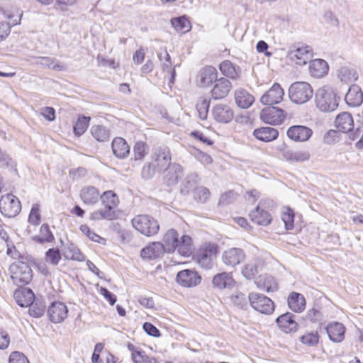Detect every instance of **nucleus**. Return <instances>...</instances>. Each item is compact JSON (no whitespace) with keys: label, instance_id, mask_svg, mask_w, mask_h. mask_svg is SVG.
I'll return each mask as SVG.
<instances>
[{"label":"nucleus","instance_id":"obj_2","mask_svg":"<svg viewBox=\"0 0 363 363\" xmlns=\"http://www.w3.org/2000/svg\"><path fill=\"white\" fill-rule=\"evenodd\" d=\"M340 97L333 88L324 86L318 89L315 95L317 108L322 112H332L338 107Z\"/></svg>","mask_w":363,"mask_h":363},{"label":"nucleus","instance_id":"obj_57","mask_svg":"<svg viewBox=\"0 0 363 363\" xmlns=\"http://www.w3.org/2000/svg\"><path fill=\"white\" fill-rule=\"evenodd\" d=\"M29 313L35 318L41 317L45 312V306L42 303H33L29 306Z\"/></svg>","mask_w":363,"mask_h":363},{"label":"nucleus","instance_id":"obj_35","mask_svg":"<svg viewBox=\"0 0 363 363\" xmlns=\"http://www.w3.org/2000/svg\"><path fill=\"white\" fill-rule=\"evenodd\" d=\"M235 100L239 107L247 108L253 104L255 98L245 89H239L235 92Z\"/></svg>","mask_w":363,"mask_h":363},{"label":"nucleus","instance_id":"obj_15","mask_svg":"<svg viewBox=\"0 0 363 363\" xmlns=\"http://www.w3.org/2000/svg\"><path fill=\"white\" fill-rule=\"evenodd\" d=\"M68 314V308L62 302H53L48 309V315L54 323L62 322Z\"/></svg>","mask_w":363,"mask_h":363},{"label":"nucleus","instance_id":"obj_4","mask_svg":"<svg viewBox=\"0 0 363 363\" xmlns=\"http://www.w3.org/2000/svg\"><path fill=\"white\" fill-rule=\"evenodd\" d=\"M313 94L311 86L306 82H294L289 89V96L291 101L297 104L306 103L312 98Z\"/></svg>","mask_w":363,"mask_h":363},{"label":"nucleus","instance_id":"obj_10","mask_svg":"<svg viewBox=\"0 0 363 363\" xmlns=\"http://www.w3.org/2000/svg\"><path fill=\"white\" fill-rule=\"evenodd\" d=\"M245 259V253L242 249L239 247H231L222 253L221 259L223 263L230 267H235L240 264Z\"/></svg>","mask_w":363,"mask_h":363},{"label":"nucleus","instance_id":"obj_44","mask_svg":"<svg viewBox=\"0 0 363 363\" xmlns=\"http://www.w3.org/2000/svg\"><path fill=\"white\" fill-rule=\"evenodd\" d=\"M33 240L39 243L50 242L54 240V236L48 224H43L40 228V235L33 237Z\"/></svg>","mask_w":363,"mask_h":363},{"label":"nucleus","instance_id":"obj_18","mask_svg":"<svg viewBox=\"0 0 363 363\" xmlns=\"http://www.w3.org/2000/svg\"><path fill=\"white\" fill-rule=\"evenodd\" d=\"M312 134L313 130L310 128L301 125L291 126L287 130L288 137L296 142H306Z\"/></svg>","mask_w":363,"mask_h":363},{"label":"nucleus","instance_id":"obj_40","mask_svg":"<svg viewBox=\"0 0 363 363\" xmlns=\"http://www.w3.org/2000/svg\"><path fill=\"white\" fill-rule=\"evenodd\" d=\"M157 56L161 62L162 70L164 72L171 73V82H173V80L175 77V69L174 68L173 69H171L172 63L171 61L170 55L167 51L164 50L163 52H159Z\"/></svg>","mask_w":363,"mask_h":363},{"label":"nucleus","instance_id":"obj_61","mask_svg":"<svg viewBox=\"0 0 363 363\" xmlns=\"http://www.w3.org/2000/svg\"><path fill=\"white\" fill-rule=\"evenodd\" d=\"M195 157L203 164H210L213 162V159L209 155L199 150H196Z\"/></svg>","mask_w":363,"mask_h":363},{"label":"nucleus","instance_id":"obj_21","mask_svg":"<svg viewBox=\"0 0 363 363\" xmlns=\"http://www.w3.org/2000/svg\"><path fill=\"white\" fill-rule=\"evenodd\" d=\"M164 182L168 186H174L178 182L179 178L183 174L182 167L177 163L168 166L163 171Z\"/></svg>","mask_w":363,"mask_h":363},{"label":"nucleus","instance_id":"obj_38","mask_svg":"<svg viewBox=\"0 0 363 363\" xmlns=\"http://www.w3.org/2000/svg\"><path fill=\"white\" fill-rule=\"evenodd\" d=\"M199 182V176L196 173H190L186 176L184 181L181 184L180 192L186 195L189 194L191 190L196 189L195 186Z\"/></svg>","mask_w":363,"mask_h":363},{"label":"nucleus","instance_id":"obj_33","mask_svg":"<svg viewBox=\"0 0 363 363\" xmlns=\"http://www.w3.org/2000/svg\"><path fill=\"white\" fill-rule=\"evenodd\" d=\"M288 305L291 310L296 313L302 312L306 307L304 296L296 292H292L288 297Z\"/></svg>","mask_w":363,"mask_h":363},{"label":"nucleus","instance_id":"obj_8","mask_svg":"<svg viewBox=\"0 0 363 363\" xmlns=\"http://www.w3.org/2000/svg\"><path fill=\"white\" fill-rule=\"evenodd\" d=\"M152 166L162 172L172 163V155L169 149L166 146L155 147L152 155Z\"/></svg>","mask_w":363,"mask_h":363},{"label":"nucleus","instance_id":"obj_28","mask_svg":"<svg viewBox=\"0 0 363 363\" xmlns=\"http://www.w3.org/2000/svg\"><path fill=\"white\" fill-rule=\"evenodd\" d=\"M111 147L113 153L118 158L123 159L129 155L130 147L122 138H115L112 141Z\"/></svg>","mask_w":363,"mask_h":363},{"label":"nucleus","instance_id":"obj_11","mask_svg":"<svg viewBox=\"0 0 363 363\" xmlns=\"http://www.w3.org/2000/svg\"><path fill=\"white\" fill-rule=\"evenodd\" d=\"M266 203L265 201H260L258 206L249 214L251 220L257 225L266 226L272 223V216L265 209Z\"/></svg>","mask_w":363,"mask_h":363},{"label":"nucleus","instance_id":"obj_7","mask_svg":"<svg viewBox=\"0 0 363 363\" xmlns=\"http://www.w3.org/2000/svg\"><path fill=\"white\" fill-rule=\"evenodd\" d=\"M248 298L251 306L260 313L271 314L274 310V302L264 294L251 292Z\"/></svg>","mask_w":363,"mask_h":363},{"label":"nucleus","instance_id":"obj_29","mask_svg":"<svg viewBox=\"0 0 363 363\" xmlns=\"http://www.w3.org/2000/svg\"><path fill=\"white\" fill-rule=\"evenodd\" d=\"M80 197L85 204L94 205L99 201L100 195L96 188L92 186H87L81 190Z\"/></svg>","mask_w":363,"mask_h":363},{"label":"nucleus","instance_id":"obj_60","mask_svg":"<svg viewBox=\"0 0 363 363\" xmlns=\"http://www.w3.org/2000/svg\"><path fill=\"white\" fill-rule=\"evenodd\" d=\"M9 363H30L29 360L23 353L13 352L9 357Z\"/></svg>","mask_w":363,"mask_h":363},{"label":"nucleus","instance_id":"obj_56","mask_svg":"<svg viewBox=\"0 0 363 363\" xmlns=\"http://www.w3.org/2000/svg\"><path fill=\"white\" fill-rule=\"evenodd\" d=\"M135 160L143 159L147 153V145L144 142H137L133 147Z\"/></svg>","mask_w":363,"mask_h":363},{"label":"nucleus","instance_id":"obj_34","mask_svg":"<svg viewBox=\"0 0 363 363\" xmlns=\"http://www.w3.org/2000/svg\"><path fill=\"white\" fill-rule=\"evenodd\" d=\"M253 134L259 140L270 142L278 137L279 132L277 129L272 127H262L255 129Z\"/></svg>","mask_w":363,"mask_h":363},{"label":"nucleus","instance_id":"obj_5","mask_svg":"<svg viewBox=\"0 0 363 363\" xmlns=\"http://www.w3.org/2000/svg\"><path fill=\"white\" fill-rule=\"evenodd\" d=\"M11 279L16 285H26L33 277L30 266L23 262H16L9 267Z\"/></svg>","mask_w":363,"mask_h":363},{"label":"nucleus","instance_id":"obj_43","mask_svg":"<svg viewBox=\"0 0 363 363\" xmlns=\"http://www.w3.org/2000/svg\"><path fill=\"white\" fill-rule=\"evenodd\" d=\"M171 24L176 30L182 33L189 31L191 28L190 21L185 16L172 18Z\"/></svg>","mask_w":363,"mask_h":363},{"label":"nucleus","instance_id":"obj_64","mask_svg":"<svg viewBox=\"0 0 363 363\" xmlns=\"http://www.w3.org/2000/svg\"><path fill=\"white\" fill-rule=\"evenodd\" d=\"M155 169H156L155 168V167L154 166L152 167L151 164H145L143 167L142 172H141L143 178H144L145 179H151L155 174Z\"/></svg>","mask_w":363,"mask_h":363},{"label":"nucleus","instance_id":"obj_39","mask_svg":"<svg viewBox=\"0 0 363 363\" xmlns=\"http://www.w3.org/2000/svg\"><path fill=\"white\" fill-rule=\"evenodd\" d=\"M116 218V211H111L106 208L104 206L103 208L97 209L89 215V219L91 220H113Z\"/></svg>","mask_w":363,"mask_h":363},{"label":"nucleus","instance_id":"obj_36","mask_svg":"<svg viewBox=\"0 0 363 363\" xmlns=\"http://www.w3.org/2000/svg\"><path fill=\"white\" fill-rule=\"evenodd\" d=\"M99 199L101 201L102 206L111 211H115V208L119 204L118 196L114 191L111 190L104 191L100 196Z\"/></svg>","mask_w":363,"mask_h":363},{"label":"nucleus","instance_id":"obj_12","mask_svg":"<svg viewBox=\"0 0 363 363\" xmlns=\"http://www.w3.org/2000/svg\"><path fill=\"white\" fill-rule=\"evenodd\" d=\"M176 281L182 286L194 287L201 283V277L195 270L184 269L177 273Z\"/></svg>","mask_w":363,"mask_h":363},{"label":"nucleus","instance_id":"obj_58","mask_svg":"<svg viewBox=\"0 0 363 363\" xmlns=\"http://www.w3.org/2000/svg\"><path fill=\"white\" fill-rule=\"evenodd\" d=\"M209 108V101L206 99H201L196 105V108L199 112V117L201 119H206Z\"/></svg>","mask_w":363,"mask_h":363},{"label":"nucleus","instance_id":"obj_48","mask_svg":"<svg viewBox=\"0 0 363 363\" xmlns=\"http://www.w3.org/2000/svg\"><path fill=\"white\" fill-rule=\"evenodd\" d=\"M90 117L81 116L79 117L75 125H74V133L77 136H81L87 129Z\"/></svg>","mask_w":363,"mask_h":363},{"label":"nucleus","instance_id":"obj_49","mask_svg":"<svg viewBox=\"0 0 363 363\" xmlns=\"http://www.w3.org/2000/svg\"><path fill=\"white\" fill-rule=\"evenodd\" d=\"M211 196V192L208 189L204 186H199L194 191V199L201 203H206Z\"/></svg>","mask_w":363,"mask_h":363},{"label":"nucleus","instance_id":"obj_30","mask_svg":"<svg viewBox=\"0 0 363 363\" xmlns=\"http://www.w3.org/2000/svg\"><path fill=\"white\" fill-rule=\"evenodd\" d=\"M310 74L316 78H320L328 74V65L322 59H315L311 62L309 65Z\"/></svg>","mask_w":363,"mask_h":363},{"label":"nucleus","instance_id":"obj_31","mask_svg":"<svg viewBox=\"0 0 363 363\" xmlns=\"http://www.w3.org/2000/svg\"><path fill=\"white\" fill-rule=\"evenodd\" d=\"M212 283L214 287L223 289L232 288L235 284V281L230 273L222 272L213 277Z\"/></svg>","mask_w":363,"mask_h":363},{"label":"nucleus","instance_id":"obj_19","mask_svg":"<svg viewBox=\"0 0 363 363\" xmlns=\"http://www.w3.org/2000/svg\"><path fill=\"white\" fill-rule=\"evenodd\" d=\"M166 253L161 242H153L140 251V257L144 259L152 260L160 258Z\"/></svg>","mask_w":363,"mask_h":363},{"label":"nucleus","instance_id":"obj_20","mask_svg":"<svg viewBox=\"0 0 363 363\" xmlns=\"http://www.w3.org/2000/svg\"><path fill=\"white\" fill-rule=\"evenodd\" d=\"M232 88L230 82L226 78L217 79L211 90V96L216 100L224 99Z\"/></svg>","mask_w":363,"mask_h":363},{"label":"nucleus","instance_id":"obj_55","mask_svg":"<svg viewBox=\"0 0 363 363\" xmlns=\"http://www.w3.org/2000/svg\"><path fill=\"white\" fill-rule=\"evenodd\" d=\"M40 206L38 203H35L31 207L28 216V222L33 225H38L40 222Z\"/></svg>","mask_w":363,"mask_h":363},{"label":"nucleus","instance_id":"obj_3","mask_svg":"<svg viewBox=\"0 0 363 363\" xmlns=\"http://www.w3.org/2000/svg\"><path fill=\"white\" fill-rule=\"evenodd\" d=\"M133 228L145 236L157 234L160 225L156 219L148 215H138L132 220Z\"/></svg>","mask_w":363,"mask_h":363},{"label":"nucleus","instance_id":"obj_16","mask_svg":"<svg viewBox=\"0 0 363 363\" xmlns=\"http://www.w3.org/2000/svg\"><path fill=\"white\" fill-rule=\"evenodd\" d=\"M284 95V89L281 86L275 83L260 98V102L264 105H272L280 103Z\"/></svg>","mask_w":363,"mask_h":363},{"label":"nucleus","instance_id":"obj_14","mask_svg":"<svg viewBox=\"0 0 363 363\" xmlns=\"http://www.w3.org/2000/svg\"><path fill=\"white\" fill-rule=\"evenodd\" d=\"M218 79V72L213 66H206L200 69L196 82L199 86L208 87Z\"/></svg>","mask_w":363,"mask_h":363},{"label":"nucleus","instance_id":"obj_52","mask_svg":"<svg viewBox=\"0 0 363 363\" xmlns=\"http://www.w3.org/2000/svg\"><path fill=\"white\" fill-rule=\"evenodd\" d=\"M281 219L284 223L286 230H291L294 228V213L289 208H286L281 214Z\"/></svg>","mask_w":363,"mask_h":363},{"label":"nucleus","instance_id":"obj_47","mask_svg":"<svg viewBox=\"0 0 363 363\" xmlns=\"http://www.w3.org/2000/svg\"><path fill=\"white\" fill-rule=\"evenodd\" d=\"M259 267V263L257 261L248 262L242 268V274L247 279H251L258 274Z\"/></svg>","mask_w":363,"mask_h":363},{"label":"nucleus","instance_id":"obj_59","mask_svg":"<svg viewBox=\"0 0 363 363\" xmlns=\"http://www.w3.org/2000/svg\"><path fill=\"white\" fill-rule=\"evenodd\" d=\"M311 155L307 150L294 151L292 162H303L309 160Z\"/></svg>","mask_w":363,"mask_h":363},{"label":"nucleus","instance_id":"obj_50","mask_svg":"<svg viewBox=\"0 0 363 363\" xmlns=\"http://www.w3.org/2000/svg\"><path fill=\"white\" fill-rule=\"evenodd\" d=\"M132 359L134 363H157L155 358L147 356L143 351L132 352Z\"/></svg>","mask_w":363,"mask_h":363},{"label":"nucleus","instance_id":"obj_54","mask_svg":"<svg viewBox=\"0 0 363 363\" xmlns=\"http://www.w3.org/2000/svg\"><path fill=\"white\" fill-rule=\"evenodd\" d=\"M60 259L61 255L58 249L50 248L45 253L46 262L54 266L57 265Z\"/></svg>","mask_w":363,"mask_h":363},{"label":"nucleus","instance_id":"obj_51","mask_svg":"<svg viewBox=\"0 0 363 363\" xmlns=\"http://www.w3.org/2000/svg\"><path fill=\"white\" fill-rule=\"evenodd\" d=\"M65 257L67 259L77 260V261H83L84 255L80 252L79 248L72 244L68 245L65 250Z\"/></svg>","mask_w":363,"mask_h":363},{"label":"nucleus","instance_id":"obj_63","mask_svg":"<svg viewBox=\"0 0 363 363\" xmlns=\"http://www.w3.org/2000/svg\"><path fill=\"white\" fill-rule=\"evenodd\" d=\"M11 28L9 23L0 22V42L4 40L11 33Z\"/></svg>","mask_w":363,"mask_h":363},{"label":"nucleus","instance_id":"obj_13","mask_svg":"<svg viewBox=\"0 0 363 363\" xmlns=\"http://www.w3.org/2000/svg\"><path fill=\"white\" fill-rule=\"evenodd\" d=\"M216 253V246L208 245L201 249L197 255V262L202 268L211 269L213 266V257Z\"/></svg>","mask_w":363,"mask_h":363},{"label":"nucleus","instance_id":"obj_46","mask_svg":"<svg viewBox=\"0 0 363 363\" xmlns=\"http://www.w3.org/2000/svg\"><path fill=\"white\" fill-rule=\"evenodd\" d=\"M300 341L309 347H314L319 342V335L318 331L312 330L306 332L301 337Z\"/></svg>","mask_w":363,"mask_h":363},{"label":"nucleus","instance_id":"obj_1","mask_svg":"<svg viewBox=\"0 0 363 363\" xmlns=\"http://www.w3.org/2000/svg\"><path fill=\"white\" fill-rule=\"evenodd\" d=\"M163 247L167 253H172L177 250L183 257H189L192 252V240L190 236L183 235L179 238L178 232L172 228L168 230L163 235Z\"/></svg>","mask_w":363,"mask_h":363},{"label":"nucleus","instance_id":"obj_41","mask_svg":"<svg viewBox=\"0 0 363 363\" xmlns=\"http://www.w3.org/2000/svg\"><path fill=\"white\" fill-rule=\"evenodd\" d=\"M90 131L92 136L99 142H106L110 138V130L104 125H93Z\"/></svg>","mask_w":363,"mask_h":363},{"label":"nucleus","instance_id":"obj_23","mask_svg":"<svg viewBox=\"0 0 363 363\" xmlns=\"http://www.w3.org/2000/svg\"><path fill=\"white\" fill-rule=\"evenodd\" d=\"M346 104L351 107L359 106L363 102V92L357 85L350 86L345 96Z\"/></svg>","mask_w":363,"mask_h":363},{"label":"nucleus","instance_id":"obj_9","mask_svg":"<svg viewBox=\"0 0 363 363\" xmlns=\"http://www.w3.org/2000/svg\"><path fill=\"white\" fill-rule=\"evenodd\" d=\"M286 116V113L283 109L272 106L263 108L260 113L261 120L266 123L272 125L283 123Z\"/></svg>","mask_w":363,"mask_h":363},{"label":"nucleus","instance_id":"obj_37","mask_svg":"<svg viewBox=\"0 0 363 363\" xmlns=\"http://www.w3.org/2000/svg\"><path fill=\"white\" fill-rule=\"evenodd\" d=\"M255 284L259 289L267 292L275 291L278 289V284L276 282L275 279L272 276H259L255 281Z\"/></svg>","mask_w":363,"mask_h":363},{"label":"nucleus","instance_id":"obj_62","mask_svg":"<svg viewBox=\"0 0 363 363\" xmlns=\"http://www.w3.org/2000/svg\"><path fill=\"white\" fill-rule=\"evenodd\" d=\"M144 330L150 336L152 337H160V330L152 323H145L143 326Z\"/></svg>","mask_w":363,"mask_h":363},{"label":"nucleus","instance_id":"obj_42","mask_svg":"<svg viewBox=\"0 0 363 363\" xmlns=\"http://www.w3.org/2000/svg\"><path fill=\"white\" fill-rule=\"evenodd\" d=\"M35 64L57 71L65 69V66L62 64L60 63L55 58L50 57H39L37 58Z\"/></svg>","mask_w":363,"mask_h":363},{"label":"nucleus","instance_id":"obj_17","mask_svg":"<svg viewBox=\"0 0 363 363\" xmlns=\"http://www.w3.org/2000/svg\"><path fill=\"white\" fill-rule=\"evenodd\" d=\"M312 48L310 46H301L296 49L291 50L288 56L290 60L296 65H306L308 60L312 57Z\"/></svg>","mask_w":363,"mask_h":363},{"label":"nucleus","instance_id":"obj_53","mask_svg":"<svg viewBox=\"0 0 363 363\" xmlns=\"http://www.w3.org/2000/svg\"><path fill=\"white\" fill-rule=\"evenodd\" d=\"M80 230L91 240L100 244H105L106 240L97 235L96 233L91 231L87 225H82L80 226Z\"/></svg>","mask_w":363,"mask_h":363},{"label":"nucleus","instance_id":"obj_24","mask_svg":"<svg viewBox=\"0 0 363 363\" xmlns=\"http://www.w3.org/2000/svg\"><path fill=\"white\" fill-rule=\"evenodd\" d=\"M326 331L330 340L334 342H340L345 337V328L341 323H329L326 327Z\"/></svg>","mask_w":363,"mask_h":363},{"label":"nucleus","instance_id":"obj_45","mask_svg":"<svg viewBox=\"0 0 363 363\" xmlns=\"http://www.w3.org/2000/svg\"><path fill=\"white\" fill-rule=\"evenodd\" d=\"M338 77L342 82L348 83L356 81L358 79V74L354 69L343 67L339 70Z\"/></svg>","mask_w":363,"mask_h":363},{"label":"nucleus","instance_id":"obj_26","mask_svg":"<svg viewBox=\"0 0 363 363\" xmlns=\"http://www.w3.org/2000/svg\"><path fill=\"white\" fill-rule=\"evenodd\" d=\"M294 315L291 313H286L277 318V323L279 328L284 333H289L296 330L298 324L294 320Z\"/></svg>","mask_w":363,"mask_h":363},{"label":"nucleus","instance_id":"obj_32","mask_svg":"<svg viewBox=\"0 0 363 363\" xmlns=\"http://www.w3.org/2000/svg\"><path fill=\"white\" fill-rule=\"evenodd\" d=\"M219 69L222 74L231 79H238L240 77L241 69L239 66L233 65L229 60L223 61Z\"/></svg>","mask_w":363,"mask_h":363},{"label":"nucleus","instance_id":"obj_6","mask_svg":"<svg viewBox=\"0 0 363 363\" xmlns=\"http://www.w3.org/2000/svg\"><path fill=\"white\" fill-rule=\"evenodd\" d=\"M21 204L19 199L11 194L1 196L0 199V211L7 218H14L20 213Z\"/></svg>","mask_w":363,"mask_h":363},{"label":"nucleus","instance_id":"obj_22","mask_svg":"<svg viewBox=\"0 0 363 363\" xmlns=\"http://www.w3.org/2000/svg\"><path fill=\"white\" fill-rule=\"evenodd\" d=\"M335 124L338 130L344 133H348L354 128L353 118L348 112L339 113L335 118Z\"/></svg>","mask_w":363,"mask_h":363},{"label":"nucleus","instance_id":"obj_27","mask_svg":"<svg viewBox=\"0 0 363 363\" xmlns=\"http://www.w3.org/2000/svg\"><path fill=\"white\" fill-rule=\"evenodd\" d=\"M13 296L17 303L21 307L30 306L35 300L34 293L28 288L16 290Z\"/></svg>","mask_w":363,"mask_h":363},{"label":"nucleus","instance_id":"obj_25","mask_svg":"<svg viewBox=\"0 0 363 363\" xmlns=\"http://www.w3.org/2000/svg\"><path fill=\"white\" fill-rule=\"evenodd\" d=\"M213 116L218 122L227 123L233 120L234 113L228 106L220 104L213 108Z\"/></svg>","mask_w":363,"mask_h":363}]
</instances>
